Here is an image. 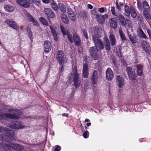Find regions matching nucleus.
Returning a JSON list of instances; mask_svg holds the SVG:
<instances>
[{
	"instance_id": "1",
	"label": "nucleus",
	"mask_w": 151,
	"mask_h": 151,
	"mask_svg": "<svg viewBox=\"0 0 151 151\" xmlns=\"http://www.w3.org/2000/svg\"><path fill=\"white\" fill-rule=\"evenodd\" d=\"M3 132L7 134H0V140H3L9 142L10 141H15L16 139L14 137V133L9 128L0 127V133Z\"/></svg>"
},
{
	"instance_id": "2",
	"label": "nucleus",
	"mask_w": 151,
	"mask_h": 151,
	"mask_svg": "<svg viewBox=\"0 0 151 151\" xmlns=\"http://www.w3.org/2000/svg\"><path fill=\"white\" fill-rule=\"evenodd\" d=\"M69 82L71 83L74 81V85L76 88L79 87L81 83V80L80 78V75L77 73V66L75 65L73 68L72 73L68 77Z\"/></svg>"
},
{
	"instance_id": "3",
	"label": "nucleus",
	"mask_w": 151,
	"mask_h": 151,
	"mask_svg": "<svg viewBox=\"0 0 151 151\" xmlns=\"http://www.w3.org/2000/svg\"><path fill=\"white\" fill-rule=\"evenodd\" d=\"M23 147L20 144L9 143L8 145L4 143L0 142V151H10L11 149L16 151H21L23 150Z\"/></svg>"
},
{
	"instance_id": "4",
	"label": "nucleus",
	"mask_w": 151,
	"mask_h": 151,
	"mask_svg": "<svg viewBox=\"0 0 151 151\" xmlns=\"http://www.w3.org/2000/svg\"><path fill=\"white\" fill-rule=\"evenodd\" d=\"M8 111L10 112H13L14 114L6 113L1 114H0V119H2L4 117L14 119H17L19 118L18 115H21L22 113L21 111L18 109L15 110L12 109H9L8 110Z\"/></svg>"
},
{
	"instance_id": "5",
	"label": "nucleus",
	"mask_w": 151,
	"mask_h": 151,
	"mask_svg": "<svg viewBox=\"0 0 151 151\" xmlns=\"http://www.w3.org/2000/svg\"><path fill=\"white\" fill-rule=\"evenodd\" d=\"M93 40L95 46L100 51L103 49L104 46L102 40L99 39L95 35L92 36Z\"/></svg>"
},
{
	"instance_id": "6",
	"label": "nucleus",
	"mask_w": 151,
	"mask_h": 151,
	"mask_svg": "<svg viewBox=\"0 0 151 151\" xmlns=\"http://www.w3.org/2000/svg\"><path fill=\"white\" fill-rule=\"evenodd\" d=\"M118 18L122 25L128 28H130L132 27L131 21L129 19H125L124 16L122 14H120L119 15Z\"/></svg>"
},
{
	"instance_id": "7",
	"label": "nucleus",
	"mask_w": 151,
	"mask_h": 151,
	"mask_svg": "<svg viewBox=\"0 0 151 151\" xmlns=\"http://www.w3.org/2000/svg\"><path fill=\"white\" fill-rule=\"evenodd\" d=\"M126 71L128 76L129 79L132 81L136 80V75L132 67H127L126 69Z\"/></svg>"
},
{
	"instance_id": "8",
	"label": "nucleus",
	"mask_w": 151,
	"mask_h": 151,
	"mask_svg": "<svg viewBox=\"0 0 151 151\" xmlns=\"http://www.w3.org/2000/svg\"><path fill=\"white\" fill-rule=\"evenodd\" d=\"M99 50L95 46L91 47L90 48L89 51L92 59L94 60H97L98 58L97 52Z\"/></svg>"
},
{
	"instance_id": "9",
	"label": "nucleus",
	"mask_w": 151,
	"mask_h": 151,
	"mask_svg": "<svg viewBox=\"0 0 151 151\" xmlns=\"http://www.w3.org/2000/svg\"><path fill=\"white\" fill-rule=\"evenodd\" d=\"M33 0H17V3L19 5L24 8H28L29 4L33 2Z\"/></svg>"
},
{
	"instance_id": "10",
	"label": "nucleus",
	"mask_w": 151,
	"mask_h": 151,
	"mask_svg": "<svg viewBox=\"0 0 151 151\" xmlns=\"http://www.w3.org/2000/svg\"><path fill=\"white\" fill-rule=\"evenodd\" d=\"M56 58L60 65L64 63L66 58L64 57V52L62 50H59L57 52Z\"/></svg>"
},
{
	"instance_id": "11",
	"label": "nucleus",
	"mask_w": 151,
	"mask_h": 151,
	"mask_svg": "<svg viewBox=\"0 0 151 151\" xmlns=\"http://www.w3.org/2000/svg\"><path fill=\"white\" fill-rule=\"evenodd\" d=\"M60 27L62 33L63 35H67L68 38L70 42L71 43L73 42V40L72 39V35L71 33L68 30L66 31L65 29L63 26L61 25Z\"/></svg>"
},
{
	"instance_id": "12",
	"label": "nucleus",
	"mask_w": 151,
	"mask_h": 151,
	"mask_svg": "<svg viewBox=\"0 0 151 151\" xmlns=\"http://www.w3.org/2000/svg\"><path fill=\"white\" fill-rule=\"evenodd\" d=\"M142 46L145 52L150 54L151 52V47L149 43L146 40H143L142 43Z\"/></svg>"
},
{
	"instance_id": "13",
	"label": "nucleus",
	"mask_w": 151,
	"mask_h": 151,
	"mask_svg": "<svg viewBox=\"0 0 151 151\" xmlns=\"http://www.w3.org/2000/svg\"><path fill=\"white\" fill-rule=\"evenodd\" d=\"M116 83L117 86L120 88H122L125 85L124 78L121 75L116 77Z\"/></svg>"
},
{
	"instance_id": "14",
	"label": "nucleus",
	"mask_w": 151,
	"mask_h": 151,
	"mask_svg": "<svg viewBox=\"0 0 151 151\" xmlns=\"http://www.w3.org/2000/svg\"><path fill=\"white\" fill-rule=\"evenodd\" d=\"M9 126L12 128L17 129L23 128L24 127V125L22 122L18 121L11 122Z\"/></svg>"
},
{
	"instance_id": "15",
	"label": "nucleus",
	"mask_w": 151,
	"mask_h": 151,
	"mask_svg": "<svg viewBox=\"0 0 151 151\" xmlns=\"http://www.w3.org/2000/svg\"><path fill=\"white\" fill-rule=\"evenodd\" d=\"M114 74L113 72L110 68H107L106 71V78L108 81H111L113 78Z\"/></svg>"
},
{
	"instance_id": "16",
	"label": "nucleus",
	"mask_w": 151,
	"mask_h": 151,
	"mask_svg": "<svg viewBox=\"0 0 151 151\" xmlns=\"http://www.w3.org/2000/svg\"><path fill=\"white\" fill-rule=\"evenodd\" d=\"M5 22L10 27L14 29H18L19 28L16 22L11 19H6V20Z\"/></svg>"
},
{
	"instance_id": "17",
	"label": "nucleus",
	"mask_w": 151,
	"mask_h": 151,
	"mask_svg": "<svg viewBox=\"0 0 151 151\" xmlns=\"http://www.w3.org/2000/svg\"><path fill=\"white\" fill-rule=\"evenodd\" d=\"M73 39H72L73 42H74L76 46H79L81 44V40L78 35L76 33L73 34Z\"/></svg>"
},
{
	"instance_id": "18",
	"label": "nucleus",
	"mask_w": 151,
	"mask_h": 151,
	"mask_svg": "<svg viewBox=\"0 0 151 151\" xmlns=\"http://www.w3.org/2000/svg\"><path fill=\"white\" fill-rule=\"evenodd\" d=\"M128 33V37L132 43L134 44L136 43L138 40V39L137 38L136 35L134 33L131 34V33L127 31Z\"/></svg>"
},
{
	"instance_id": "19",
	"label": "nucleus",
	"mask_w": 151,
	"mask_h": 151,
	"mask_svg": "<svg viewBox=\"0 0 151 151\" xmlns=\"http://www.w3.org/2000/svg\"><path fill=\"white\" fill-rule=\"evenodd\" d=\"M98 78V73L97 70L94 71L91 76L92 83L93 84H95L97 82Z\"/></svg>"
},
{
	"instance_id": "20",
	"label": "nucleus",
	"mask_w": 151,
	"mask_h": 151,
	"mask_svg": "<svg viewBox=\"0 0 151 151\" xmlns=\"http://www.w3.org/2000/svg\"><path fill=\"white\" fill-rule=\"evenodd\" d=\"M51 44L50 42L48 41H44V48L45 53L48 52L51 50Z\"/></svg>"
},
{
	"instance_id": "21",
	"label": "nucleus",
	"mask_w": 151,
	"mask_h": 151,
	"mask_svg": "<svg viewBox=\"0 0 151 151\" xmlns=\"http://www.w3.org/2000/svg\"><path fill=\"white\" fill-rule=\"evenodd\" d=\"M137 33L139 37L143 39L147 40L149 38L146 36L142 30L141 29H139L137 30Z\"/></svg>"
},
{
	"instance_id": "22",
	"label": "nucleus",
	"mask_w": 151,
	"mask_h": 151,
	"mask_svg": "<svg viewBox=\"0 0 151 151\" xmlns=\"http://www.w3.org/2000/svg\"><path fill=\"white\" fill-rule=\"evenodd\" d=\"M94 33L95 34V35L96 36V35L98 36V37L99 38L101 37V34L102 32L101 28L99 26H97L94 27Z\"/></svg>"
},
{
	"instance_id": "23",
	"label": "nucleus",
	"mask_w": 151,
	"mask_h": 151,
	"mask_svg": "<svg viewBox=\"0 0 151 151\" xmlns=\"http://www.w3.org/2000/svg\"><path fill=\"white\" fill-rule=\"evenodd\" d=\"M44 12L45 14L48 17L54 18L55 17L54 13L49 8H45L44 9Z\"/></svg>"
},
{
	"instance_id": "24",
	"label": "nucleus",
	"mask_w": 151,
	"mask_h": 151,
	"mask_svg": "<svg viewBox=\"0 0 151 151\" xmlns=\"http://www.w3.org/2000/svg\"><path fill=\"white\" fill-rule=\"evenodd\" d=\"M137 72V75L141 76L143 75V66L141 64H138L136 65Z\"/></svg>"
},
{
	"instance_id": "25",
	"label": "nucleus",
	"mask_w": 151,
	"mask_h": 151,
	"mask_svg": "<svg viewBox=\"0 0 151 151\" xmlns=\"http://www.w3.org/2000/svg\"><path fill=\"white\" fill-rule=\"evenodd\" d=\"M50 28L55 41L57 42L58 41V37L55 30L52 26H50Z\"/></svg>"
},
{
	"instance_id": "26",
	"label": "nucleus",
	"mask_w": 151,
	"mask_h": 151,
	"mask_svg": "<svg viewBox=\"0 0 151 151\" xmlns=\"http://www.w3.org/2000/svg\"><path fill=\"white\" fill-rule=\"evenodd\" d=\"M109 38L111 45L112 46L115 45L116 43L115 36L113 34H111L109 36Z\"/></svg>"
},
{
	"instance_id": "27",
	"label": "nucleus",
	"mask_w": 151,
	"mask_h": 151,
	"mask_svg": "<svg viewBox=\"0 0 151 151\" xmlns=\"http://www.w3.org/2000/svg\"><path fill=\"white\" fill-rule=\"evenodd\" d=\"M101 14H96V18L97 21L100 24H103L104 21V17Z\"/></svg>"
},
{
	"instance_id": "28",
	"label": "nucleus",
	"mask_w": 151,
	"mask_h": 151,
	"mask_svg": "<svg viewBox=\"0 0 151 151\" xmlns=\"http://www.w3.org/2000/svg\"><path fill=\"white\" fill-rule=\"evenodd\" d=\"M60 17L62 21L64 23L67 24H69V20L66 15L64 14H62Z\"/></svg>"
},
{
	"instance_id": "29",
	"label": "nucleus",
	"mask_w": 151,
	"mask_h": 151,
	"mask_svg": "<svg viewBox=\"0 0 151 151\" xmlns=\"http://www.w3.org/2000/svg\"><path fill=\"white\" fill-rule=\"evenodd\" d=\"M110 24L111 27L114 29L117 27V22L116 20L114 19H111L110 21Z\"/></svg>"
},
{
	"instance_id": "30",
	"label": "nucleus",
	"mask_w": 151,
	"mask_h": 151,
	"mask_svg": "<svg viewBox=\"0 0 151 151\" xmlns=\"http://www.w3.org/2000/svg\"><path fill=\"white\" fill-rule=\"evenodd\" d=\"M4 8L6 11L9 12H12L14 9V7L9 5H5Z\"/></svg>"
},
{
	"instance_id": "31",
	"label": "nucleus",
	"mask_w": 151,
	"mask_h": 151,
	"mask_svg": "<svg viewBox=\"0 0 151 151\" xmlns=\"http://www.w3.org/2000/svg\"><path fill=\"white\" fill-rule=\"evenodd\" d=\"M122 48L121 46L119 45H118L116 49V52L118 57L120 58H122V55L121 53V50Z\"/></svg>"
},
{
	"instance_id": "32",
	"label": "nucleus",
	"mask_w": 151,
	"mask_h": 151,
	"mask_svg": "<svg viewBox=\"0 0 151 151\" xmlns=\"http://www.w3.org/2000/svg\"><path fill=\"white\" fill-rule=\"evenodd\" d=\"M119 32L121 40L122 41L126 40L127 38L126 37L124 34L123 33L122 30L121 29H119Z\"/></svg>"
},
{
	"instance_id": "33",
	"label": "nucleus",
	"mask_w": 151,
	"mask_h": 151,
	"mask_svg": "<svg viewBox=\"0 0 151 151\" xmlns=\"http://www.w3.org/2000/svg\"><path fill=\"white\" fill-rule=\"evenodd\" d=\"M130 14H131V16L133 18H135L137 16V14L134 9V8L132 6L130 7Z\"/></svg>"
},
{
	"instance_id": "34",
	"label": "nucleus",
	"mask_w": 151,
	"mask_h": 151,
	"mask_svg": "<svg viewBox=\"0 0 151 151\" xmlns=\"http://www.w3.org/2000/svg\"><path fill=\"white\" fill-rule=\"evenodd\" d=\"M125 14L127 17H129L130 15V9L127 5H125L124 6Z\"/></svg>"
},
{
	"instance_id": "35",
	"label": "nucleus",
	"mask_w": 151,
	"mask_h": 151,
	"mask_svg": "<svg viewBox=\"0 0 151 151\" xmlns=\"http://www.w3.org/2000/svg\"><path fill=\"white\" fill-rule=\"evenodd\" d=\"M28 17L29 18V20L30 21L32 22L34 24L35 26H38V24L37 21L34 19V18L32 17V16L30 15H28Z\"/></svg>"
},
{
	"instance_id": "36",
	"label": "nucleus",
	"mask_w": 151,
	"mask_h": 151,
	"mask_svg": "<svg viewBox=\"0 0 151 151\" xmlns=\"http://www.w3.org/2000/svg\"><path fill=\"white\" fill-rule=\"evenodd\" d=\"M50 5L53 9L56 11L58 10V7L55 1H52L50 2Z\"/></svg>"
},
{
	"instance_id": "37",
	"label": "nucleus",
	"mask_w": 151,
	"mask_h": 151,
	"mask_svg": "<svg viewBox=\"0 0 151 151\" xmlns=\"http://www.w3.org/2000/svg\"><path fill=\"white\" fill-rule=\"evenodd\" d=\"M59 8L60 10L63 13L66 12V9L65 6L62 3L59 4Z\"/></svg>"
},
{
	"instance_id": "38",
	"label": "nucleus",
	"mask_w": 151,
	"mask_h": 151,
	"mask_svg": "<svg viewBox=\"0 0 151 151\" xmlns=\"http://www.w3.org/2000/svg\"><path fill=\"white\" fill-rule=\"evenodd\" d=\"M142 7L145 9L144 10H148L150 9V6L149 4L146 1H144L142 3Z\"/></svg>"
},
{
	"instance_id": "39",
	"label": "nucleus",
	"mask_w": 151,
	"mask_h": 151,
	"mask_svg": "<svg viewBox=\"0 0 151 151\" xmlns=\"http://www.w3.org/2000/svg\"><path fill=\"white\" fill-rule=\"evenodd\" d=\"M39 20L40 22L43 25L46 26H48V24L47 21L42 17L40 18Z\"/></svg>"
},
{
	"instance_id": "40",
	"label": "nucleus",
	"mask_w": 151,
	"mask_h": 151,
	"mask_svg": "<svg viewBox=\"0 0 151 151\" xmlns=\"http://www.w3.org/2000/svg\"><path fill=\"white\" fill-rule=\"evenodd\" d=\"M148 10H144L143 14L146 18L148 19H150L151 18V16L148 12Z\"/></svg>"
},
{
	"instance_id": "41",
	"label": "nucleus",
	"mask_w": 151,
	"mask_h": 151,
	"mask_svg": "<svg viewBox=\"0 0 151 151\" xmlns=\"http://www.w3.org/2000/svg\"><path fill=\"white\" fill-rule=\"evenodd\" d=\"M105 49L107 50H109L111 49V45L110 42L105 43Z\"/></svg>"
},
{
	"instance_id": "42",
	"label": "nucleus",
	"mask_w": 151,
	"mask_h": 151,
	"mask_svg": "<svg viewBox=\"0 0 151 151\" xmlns=\"http://www.w3.org/2000/svg\"><path fill=\"white\" fill-rule=\"evenodd\" d=\"M137 5L138 7L140 9H142V4L141 1L139 0L137 1Z\"/></svg>"
},
{
	"instance_id": "43",
	"label": "nucleus",
	"mask_w": 151,
	"mask_h": 151,
	"mask_svg": "<svg viewBox=\"0 0 151 151\" xmlns=\"http://www.w3.org/2000/svg\"><path fill=\"white\" fill-rule=\"evenodd\" d=\"M82 32L85 38H86L87 40H88V37L87 31L85 29H83Z\"/></svg>"
},
{
	"instance_id": "44",
	"label": "nucleus",
	"mask_w": 151,
	"mask_h": 151,
	"mask_svg": "<svg viewBox=\"0 0 151 151\" xmlns=\"http://www.w3.org/2000/svg\"><path fill=\"white\" fill-rule=\"evenodd\" d=\"M88 75V71H83L82 76L84 78H87Z\"/></svg>"
},
{
	"instance_id": "45",
	"label": "nucleus",
	"mask_w": 151,
	"mask_h": 151,
	"mask_svg": "<svg viewBox=\"0 0 151 151\" xmlns=\"http://www.w3.org/2000/svg\"><path fill=\"white\" fill-rule=\"evenodd\" d=\"M83 71H88V67L87 64H83Z\"/></svg>"
},
{
	"instance_id": "46",
	"label": "nucleus",
	"mask_w": 151,
	"mask_h": 151,
	"mask_svg": "<svg viewBox=\"0 0 151 151\" xmlns=\"http://www.w3.org/2000/svg\"><path fill=\"white\" fill-rule=\"evenodd\" d=\"M69 17L72 21H75L76 19V17L74 13L69 16Z\"/></svg>"
},
{
	"instance_id": "47",
	"label": "nucleus",
	"mask_w": 151,
	"mask_h": 151,
	"mask_svg": "<svg viewBox=\"0 0 151 151\" xmlns=\"http://www.w3.org/2000/svg\"><path fill=\"white\" fill-rule=\"evenodd\" d=\"M67 12L68 16L72 15L74 13V12L73 11L72 9L71 8L68 9L67 10Z\"/></svg>"
},
{
	"instance_id": "48",
	"label": "nucleus",
	"mask_w": 151,
	"mask_h": 151,
	"mask_svg": "<svg viewBox=\"0 0 151 151\" xmlns=\"http://www.w3.org/2000/svg\"><path fill=\"white\" fill-rule=\"evenodd\" d=\"M89 134L88 132L87 131H85L83 134V136L85 138H88Z\"/></svg>"
},
{
	"instance_id": "49",
	"label": "nucleus",
	"mask_w": 151,
	"mask_h": 151,
	"mask_svg": "<svg viewBox=\"0 0 151 151\" xmlns=\"http://www.w3.org/2000/svg\"><path fill=\"white\" fill-rule=\"evenodd\" d=\"M111 11L113 15L115 16L117 15V14L115 12V7L114 6H113L111 7Z\"/></svg>"
},
{
	"instance_id": "50",
	"label": "nucleus",
	"mask_w": 151,
	"mask_h": 151,
	"mask_svg": "<svg viewBox=\"0 0 151 151\" xmlns=\"http://www.w3.org/2000/svg\"><path fill=\"white\" fill-rule=\"evenodd\" d=\"M137 18L138 20L140 22H142L143 21V17L140 14L138 15L137 16Z\"/></svg>"
},
{
	"instance_id": "51",
	"label": "nucleus",
	"mask_w": 151,
	"mask_h": 151,
	"mask_svg": "<svg viewBox=\"0 0 151 151\" xmlns=\"http://www.w3.org/2000/svg\"><path fill=\"white\" fill-rule=\"evenodd\" d=\"M116 1L118 3L120 6H122L124 3V0H117Z\"/></svg>"
},
{
	"instance_id": "52",
	"label": "nucleus",
	"mask_w": 151,
	"mask_h": 151,
	"mask_svg": "<svg viewBox=\"0 0 151 151\" xmlns=\"http://www.w3.org/2000/svg\"><path fill=\"white\" fill-rule=\"evenodd\" d=\"M80 16L83 18H86V13L85 12H81L80 14Z\"/></svg>"
},
{
	"instance_id": "53",
	"label": "nucleus",
	"mask_w": 151,
	"mask_h": 151,
	"mask_svg": "<svg viewBox=\"0 0 151 151\" xmlns=\"http://www.w3.org/2000/svg\"><path fill=\"white\" fill-rule=\"evenodd\" d=\"M147 33L148 35L149 38L151 40V31L150 29H147Z\"/></svg>"
},
{
	"instance_id": "54",
	"label": "nucleus",
	"mask_w": 151,
	"mask_h": 151,
	"mask_svg": "<svg viewBox=\"0 0 151 151\" xmlns=\"http://www.w3.org/2000/svg\"><path fill=\"white\" fill-rule=\"evenodd\" d=\"M61 150V147L59 145H57L56 146V147L55 148L54 151H59Z\"/></svg>"
},
{
	"instance_id": "55",
	"label": "nucleus",
	"mask_w": 151,
	"mask_h": 151,
	"mask_svg": "<svg viewBox=\"0 0 151 151\" xmlns=\"http://www.w3.org/2000/svg\"><path fill=\"white\" fill-rule=\"evenodd\" d=\"M104 40L105 43L109 42V41L108 38L107 37H104Z\"/></svg>"
},
{
	"instance_id": "56",
	"label": "nucleus",
	"mask_w": 151,
	"mask_h": 151,
	"mask_svg": "<svg viewBox=\"0 0 151 151\" xmlns=\"http://www.w3.org/2000/svg\"><path fill=\"white\" fill-rule=\"evenodd\" d=\"M98 11L100 13L103 12L104 11V8L103 7L100 8L99 9Z\"/></svg>"
},
{
	"instance_id": "57",
	"label": "nucleus",
	"mask_w": 151,
	"mask_h": 151,
	"mask_svg": "<svg viewBox=\"0 0 151 151\" xmlns=\"http://www.w3.org/2000/svg\"><path fill=\"white\" fill-rule=\"evenodd\" d=\"M116 8L118 9L119 10H121V7L120 6V5L118 4V3L116 1Z\"/></svg>"
},
{
	"instance_id": "58",
	"label": "nucleus",
	"mask_w": 151,
	"mask_h": 151,
	"mask_svg": "<svg viewBox=\"0 0 151 151\" xmlns=\"http://www.w3.org/2000/svg\"><path fill=\"white\" fill-rule=\"evenodd\" d=\"M88 82H86V83H85V86H84V89H85V90H86V89H87V88L88 87L87 86L88 85Z\"/></svg>"
},
{
	"instance_id": "59",
	"label": "nucleus",
	"mask_w": 151,
	"mask_h": 151,
	"mask_svg": "<svg viewBox=\"0 0 151 151\" xmlns=\"http://www.w3.org/2000/svg\"><path fill=\"white\" fill-rule=\"evenodd\" d=\"M64 71V68L63 65H62L60 69V72L61 73H63Z\"/></svg>"
},
{
	"instance_id": "60",
	"label": "nucleus",
	"mask_w": 151,
	"mask_h": 151,
	"mask_svg": "<svg viewBox=\"0 0 151 151\" xmlns=\"http://www.w3.org/2000/svg\"><path fill=\"white\" fill-rule=\"evenodd\" d=\"M42 2L45 4H48L50 2V0H42Z\"/></svg>"
},
{
	"instance_id": "61",
	"label": "nucleus",
	"mask_w": 151,
	"mask_h": 151,
	"mask_svg": "<svg viewBox=\"0 0 151 151\" xmlns=\"http://www.w3.org/2000/svg\"><path fill=\"white\" fill-rule=\"evenodd\" d=\"M87 6H88V8H89L91 9H92L93 8V6L92 5H91V4H89Z\"/></svg>"
},
{
	"instance_id": "62",
	"label": "nucleus",
	"mask_w": 151,
	"mask_h": 151,
	"mask_svg": "<svg viewBox=\"0 0 151 151\" xmlns=\"http://www.w3.org/2000/svg\"><path fill=\"white\" fill-rule=\"evenodd\" d=\"M62 116H66L67 117H68V114H66L65 113H64L62 114Z\"/></svg>"
},
{
	"instance_id": "63",
	"label": "nucleus",
	"mask_w": 151,
	"mask_h": 151,
	"mask_svg": "<svg viewBox=\"0 0 151 151\" xmlns=\"http://www.w3.org/2000/svg\"><path fill=\"white\" fill-rule=\"evenodd\" d=\"M74 97V94H70V96L69 97V99H72Z\"/></svg>"
},
{
	"instance_id": "64",
	"label": "nucleus",
	"mask_w": 151,
	"mask_h": 151,
	"mask_svg": "<svg viewBox=\"0 0 151 151\" xmlns=\"http://www.w3.org/2000/svg\"><path fill=\"white\" fill-rule=\"evenodd\" d=\"M103 16V17H104V19H105V18H108V15L107 14H105L104 15H102Z\"/></svg>"
}]
</instances>
